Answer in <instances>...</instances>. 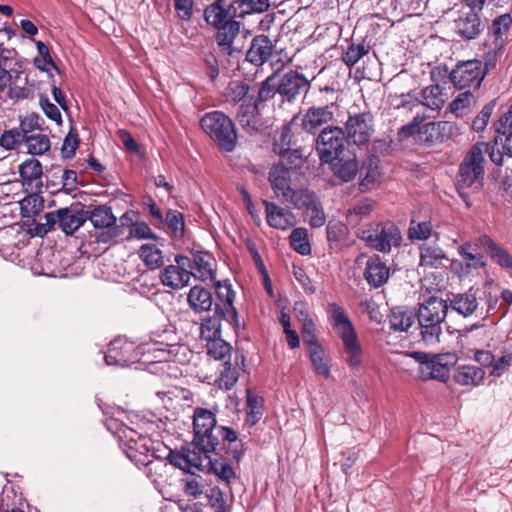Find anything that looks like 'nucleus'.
I'll return each mask as SVG.
<instances>
[{"label":"nucleus","mask_w":512,"mask_h":512,"mask_svg":"<svg viewBox=\"0 0 512 512\" xmlns=\"http://www.w3.org/2000/svg\"><path fill=\"white\" fill-rule=\"evenodd\" d=\"M190 354L189 348L177 342L172 332H165L159 339H152L141 345L125 338H116L109 343L104 359L107 365L121 367L130 366L136 362L151 364L157 362H185Z\"/></svg>","instance_id":"obj_1"},{"label":"nucleus","mask_w":512,"mask_h":512,"mask_svg":"<svg viewBox=\"0 0 512 512\" xmlns=\"http://www.w3.org/2000/svg\"><path fill=\"white\" fill-rule=\"evenodd\" d=\"M331 323L343 342L345 360L352 369H361L363 366V350L352 322L344 309L333 303L330 305Z\"/></svg>","instance_id":"obj_2"},{"label":"nucleus","mask_w":512,"mask_h":512,"mask_svg":"<svg viewBox=\"0 0 512 512\" xmlns=\"http://www.w3.org/2000/svg\"><path fill=\"white\" fill-rule=\"evenodd\" d=\"M448 309L447 302L437 297H430L420 305L417 319L422 340L427 345H435L440 342L442 324Z\"/></svg>","instance_id":"obj_3"},{"label":"nucleus","mask_w":512,"mask_h":512,"mask_svg":"<svg viewBox=\"0 0 512 512\" xmlns=\"http://www.w3.org/2000/svg\"><path fill=\"white\" fill-rule=\"evenodd\" d=\"M481 149L482 145H473L459 167L457 191L468 207L472 206V200L465 190L479 189L484 176L485 158Z\"/></svg>","instance_id":"obj_4"},{"label":"nucleus","mask_w":512,"mask_h":512,"mask_svg":"<svg viewBox=\"0 0 512 512\" xmlns=\"http://www.w3.org/2000/svg\"><path fill=\"white\" fill-rule=\"evenodd\" d=\"M203 131L223 152H232L237 144V132L233 121L221 111L206 113L200 121Z\"/></svg>","instance_id":"obj_5"},{"label":"nucleus","mask_w":512,"mask_h":512,"mask_svg":"<svg viewBox=\"0 0 512 512\" xmlns=\"http://www.w3.org/2000/svg\"><path fill=\"white\" fill-rule=\"evenodd\" d=\"M217 420L215 414L208 409L197 407L193 412V447L214 453L218 446Z\"/></svg>","instance_id":"obj_6"},{"label":"nucleus","mask_w":512,"mask_h":512,"mask_svg":"<svg viewBox=\"0 0 512 512\" xmlns=\"http://www.w3.org/2000/svg\"><path fill=\"white\" fill-rule=\"evenodd\" d=\"M358 237L366 245L382 253H389L393 247L400 246L402 236L399 228L392 222H381L359 230Z\"/></svg>","instance_id":"obj_7"},{"label":"nucleus","mask_w":512,"mask_h":512,"mask_svg":"<svg viewBox=\"0 0 512 512\" xmlns=\"http://www.w3.org/2000/svg\"><path fill=\"white\" fill-rule=\"evenodd\" d=\"M415 358L420 363L419 377L424 381L433 379L446 382L450 376V369L457 362L454 353H415Z\"/></svg>","instance_id":"obj_8"},{"label":"nucleus","mask_w":512,"mask_h":512,"mask_svg":"<svg viewBox=\"0 0 512 512\" xmlns=\"http://www.w3.org/2000/svg\"><path fill=\"white\" fill-rule=\"evenodd\" d=\"M482 61L471 59L459 61L449 74V80L456 89H478L485 78Z\"/></svg>","instance_id":"obj_9"},{"label":"nucleus","mask_w":512,"mask_h":512,"mask_svg":"<svg viewBox=\"0 0 512 512\" xmlns=\"http://www.w3.org/2000/svg\"><path fill=\"white\" fill-rule=\"evenodd\" d=\"M85 211L87 220L99 231L96 235L98 242L109 243L122 234V227L116 225V216L110 207L101 205Z\"/></svg>","instance_id":"obj_10"},{"label":"nucleus","mask_w":512,"mask_h":512,"mask_svg":"<svg viewBox=\"0 0 512 512\" xmlns=\"http://www.w3.org/2000/svg\"><path fill=\"white\" fill-rule=\"evenodd\" d=\"M373 132V116L369 112L350 114L343 129L346 142L358 147L367 145Z\"/></svg>","instance_id":"obj_11"},{"label":"nucleus","mask_w":512,"mask_h":512,"mask_svg":"<svg viewBox=\"0 0 512 512\" xmlns=\"http://www.w3.org/2000/svg\"><path fill=\"white\" fill-rule=\"evenodd\" d=\"M345 142L342 128L338 126L324 128L316 138V150L321 162H333L339 155L344 154Z\"/></svg>","instance_id":"obj_12"},{"label":"nucleus","mask_w":512,"mask_h":512,"mask_svg":"<svg viewBox=\"0 0 512 512\" xmlns=\"http://www.w3.org/2000/svg\"><path fill=\"white\" fill-rule=\"evenodd\" d=\"M294 208L302 210L304 220L313 228H320L326 223V215L319 197L315 192L306 189L296 197Z\"/></svg>","instance_id":"obj_13"},{"label":"nucleus","mask_w":512,"mask_h":512,"mask_svg":"<svg viewBox=\"0 0 512 512\" xmlns=\"http://www.w3.org/2000/svg\"><path fill=\"white\" fill-rule=\"evenodd\" d=\"M269 181L277 199L286 204L293 205L297 195L306 190V188L293 189L291 187L290 171L284 166L272 167L269 171Z\"/></svg>","instance_id":"obj_14"},{"label":"nucleus","mask_w":512,"mask_h":512,"mask_svg":"<svg viewBox=\"0 0 512 512\" xmlns=\"http://www.w3.org/2000/svg\"><path fill=\"white\" fill-rule=\"evenodd\" d=\"M191 258L183 255L175 256V264L166 266L160 275L161 282L164 286L173 290H179L189 284L191 273Z\"/></svg>","instance_id":"obj_15"},{"label":"nucleus","mask_w":512,"mask_h":512,"mask_svg":"<svg viewBox=\"0 0 512 512\" xmlns=\"http://www.w3.org/2000/svg\"><path fill=\"white\" fill-rule=\"evenodd\" d=\"M310 88V82L302 74L296 71H288L282 75L277 84V93L284 100L292 101L303 92H307Z\"/></svg>","instance_id":"obj_16"},{"label":"nucleus","mask_w":512,"mask_h":512,"mask_svg":"<svg viewBox=\"0 0 512 512\" xmlns=\"http://www.w3.org/2000/svg\"><path fill=\"white\" fill-rule=\"evenodd\" d=\"M475 10L470 8L467 11H461L454 20L455 32L465 40L476 39L484 30V23Z\"/></svg>","instance_id":"obj_17"},{"label":"nucleus","mask_w":512,"mask_h":512,"mask_svg":"<svg viewBox=\"0 0 512 512\" xmlns=\"http://www.w3.org/2000/svg\"><path fill=\"white\" fill-rule=\"evenodd\" d=\"M112 425L116 427V431H114V433L119 438V444L123 452L131 461L138 462L137 453L141 448H144V445H139V440L141 438L140 434L123 423L118 424L116 420L110 421L108 425L109 430L112 429Z\"/></svg>","instance_id":"obj_18"},{"label":"nucleus","mask_w":512,"mask_h":512,"mask_svg":"<svg viewBox=\"0 0 512 512\" xmlns=\"http://www.w3.org/2000/svg\"><path fill=\"white\" fill-rule=\"evenodd\" d=\"M216 294L219 300L223 303L224 308L216 304L215 313L222 314L225 320L234 324L235 326H238L239 316L237 309L233 305L235 299V292L233 291L229 281L217 282Z\"/></svg>","instance_id":"obj_19"},{"label":"nucleus","mask_w":512,"mask_h":512,"mask_svg":"<svg viewBox=\"0 0 512 512\" xmlns=\"http://www.w3.org/2000/svg\"><path fill=\"white\" fill-rule=\"evenodd\" d=\"M238 12L234 3L226 5L224 0H216L204 10L205 21L216 29L222 27L228 21H236Z\"/></svg>","instance_id":"obj_20"},{"label":"nucleus","mask_w":512,"mask_h":512,"mask_svg":"<svg viewBox=\"0 0 512 512\" xmlns=\"http://www.w3.org/2000/svg\"><path fill=\"white\" fill-rule=\"evenodd\" d=\"M266 220L270 227L277 230H288L297 224V218L289 209L280 207L274 202L263 200Z\"/></svg>","instance_id":"obj_21"},{"label":"nucleus","mask_w":512,"mask_h":512,"mask_svg":"<svg viewBox=\"0 0 512 512\" xmlns=\"http://www.w3.org/2000/svg\"><path fill=\"white\" fill-rule=\"evenodd\" d=\"M54 213L58 227L67 235H72L87 221V212L83 209L61 208Z\"/></svg>","instance_id":"obj_22"},{"label":"nucleus","mask_w":512,"mask_h":512,"mask_svg":"<svg viewBox=\"0 0 512 512\" xmlns=\"http://www.w3.org/2000/svg\"><path fill=\"white\" fill-rule=\"evenodd\" d=\"M274 44L266 35H257L252 39L246 53V60L255 66H261L267 62L273 54Z\"/></svg>","instance_id":"obj_23"},{"label":"nucleus","mask_w":512,"mask_h":512,"mask_svg":"<svg viewBox=\"0 0 512 512\" xmlns=\"http://www.w3.org/2000/svg\"><path fill=\"white\" fill-rule=\"evenodd\" d=\"M206 453L193 447L192 443L182 449L181 453L170 452V463L181 469H202L206 459Z\"/></svg>","instance_id":"obj_24"},{"label":"nucleus","mask_w":512,"mask_h":512,"mask_svg":"<svg viewBox=\"0 0 512 512\" xmlns=\"http://www.w3.org/2000/svg\"><path fill=\"white\" fill-rule=\"evenodd\" d=\"M334 105L309 108L303 116L302 127L308 132L314 134L321 126L333 119Z\"/></svg>","instance_id":"obj_25"},{"label":"nucleus","mask_w":512,"mask_h":512,"mask_svg":"<svg viewBox=\"0 0 512 512\" xmlns=\"http://www.w3.org/2000/svg\"><path fill=\"white\" fill-rule=\"evenodd\" d=\"M240 31V22L228 21L222 27L217 28L216 42L221 53L233 56L238 50L234 47V41Z\"/></svg>","instance_id":"obj_26"},{"label":"nucleus","mask_w":512,"mask_h":512,"mask_svg":"<svg viewBox=\"0 0 512 512\" xmlns=\"http://www.w3.org/2000/svg\"><path fill=\"white\" fill-rule=\"evenodd\" d=\"M389 276V268L378 256L367 261L364 277L370 286L374 288L381 287L387 282Z\"/></svg>","instance_id":"obj_27"},{"label":"nucleus","mask_w":512,"mask_h":512,"mask_svg":"<svg viewBox=\"0 0 512 512\" xmlns=\"http://www.w3.org/2000/svg\"><path fill=\"white\" fill-rule=\"evenodd\" d=\"M331 170L335 176L343 182H350L355 178L358 173L359 167L354 154H349L347 157L344 154L339 155L337 159L329 163Z\"/></svg>","instance_id":"obj_28"},{"label":"nucleus","mask_w":512,"mask_h":512,"mask_svg":"<svg viewBox=\"0 0 512 512\" xmlns=\"http://www.w3.org/2000/svg\"><path fill=\"white\" fill-rule=\"evenodd\" d=\"M19 174L24 185L31 188H40L42 186L43 167L39 160L29 158L19 165Z\"/></svg>","instance_id":"obj_29"},{"label":"nucleus","mask_w":512,"mask_h":512,"mask_svg":"<svg viewBox=\"0 0 512 512\" xmlns=\"http://www.w3.org/2000/svg\"><path fill=\"white\" fill-rule=\"evenodd\" d=\"M212 257L206 252H197L193 254L191 259V266L189 267V273L191 276L201 280H212L215 277L214 270L212 268Z\"/></svg>","instance_id":"obj_30"},{"label":"nucleus","mask_w":512,"mask_h":512,"mask_svg":"<svg viewBox=\"0 0 512 512\" xmlns=\"http://www.w3.org/2000/svg\"><path fill=\"white\" fill-rule=\"evenodd\" d=\"M419 96L421 105L433 111L441 110L446 102L444 89L438 84L423 88Z\"/></svg>","instance_id":"obj_31"},{"label":"nucleus","mask_w":512,"mask_h":512,"mask_svg":"<svg viewBox=\"0 0 512 512\" xmlns=\"http://www.w3.org/2000/svg\"><path fill=\"white\" fill-rule=\"evenodd\" d=\"M240 364H244V357L242 355H236L234 363L230 361L225 362L224 370L221 371L218 379L221 389L230 390L235 386L242 371Z\"/></svg>","instance_id":"obj_32"},{"label":"nucleus","mask_w":512,"mask_h":512,"mask_svg":"<svg viewBox=\"0 0 512 512\" xmlns=\"http://www.w3.org/2000/svg\"><path fill=\"white\" fill-rule=\"evenodd\" d=\"M447 260L446 253L436 244L424 243L420 246V265L437 268Z\"/></svg>","instance_id":"obj_33"},{"label":"nucleus","mask_w":512,"mask_h":512,"mask_svg":"<svg viewBox=\"0 0 512 512\" xmlns=\"http://www.w3.org/2000/svg\"><path fill=\"white\" fill-rule=\"evenodd\" d=\"M188 303L195 312L209 311L213 304L212 294L202 286H194L187 296Z\"/></svg>","instance_id":"obj_34"},{"label":"nucleus","mask_w":512,"mask_h":512,"mask_svg":"<svg viewBox=\"0 0 512 512\" xmlns=\"http://www.w3.org/2000/svg\"><path fill=\"white\" fill-rule=\"evenodd\" d=\"M415 315L403 307L391 309L389 315V327L394 332H406L414 324Z\"/></svg>","instance_id":"obj_35"},{"label":"nucleus","mask_w":512,"mask_h":512,"mask_svg":"<svg viewBox=\"0 0 512 512\" xmlns=\"http://www.w3.org/2000/svg\"><path fill=\"white\" fill-rule=\"evenodd\" d=\"M360 175V186L367 189L370 185L376 183L380 179L379 158L369 156L363 161L362 166L358 170Z\"/></svg>","instance_id":"obj_36"},{"label":"nucleus","mask_w":512,"mask_h":512,"mask_svg":"<svg viewBox=\"0 0 512 512\" xmlns=\"http://www.w3.org/2000/svg\"><path fill=\"white\" fill-rule=\"evenodd\" d=\"M450 307L464 317L471 316L478 307L476 296L471 293H459L450 299Z\"/></svg>","instance_id":"obj_37"},{"label":"nucleus","mask_w":512,"mask_h":512,"mask_svg":"<svg viewBox=\"0 0 512 512\" xmlns=\"http://www.w3.org/2000/svg\"><path fill=\"white\" fill-rule=\"evenodd\" d=\"M273 152L281 158V164L278 166H284L288 168L289 171L291 169L299 168L304 161V155L300 149H291V147L274 144Z\"/></svg>","instance_id":"obj_38"},{"label":"nucleus","mask_w":512,"mask_h":512,"mask_svg":"<svg viewBox=\"0 0 512 512\" xmlns=\"http://www.w3.org/2000/svg\"><path fill=\"white\" fill-rule=\"evenodd\" d=\"M218 438L221 437L223 443L228 442L227 454L235 461H239L242 456V443L238 441L235 430L226 426L217 427ZM220 442L218 441V445Z\"/></svg>","instance_id":"obj_39"},{"label":"nucleus","mask_w":512,"mask_h":512,"mask_svg":"<svg viewBox=\"0 0 512 512\" xmlns=\"http://www.w3.org/2000/svg\"><path fill=\"white\" fill-rule=\"evenodd\" d=\"M375 207L373 200L363 198L359 200L353 207L348 209L346 213V221L350 226H357L363 219L367 218Z\"/></svg>","instance_id":"obj_40"},{"label":"nucleus","mask_w":512,"mask_h":512,"mask_svg":"<svg viewBox=\"0 0 512 512\" xmlns=\"http://www.w3.org/2000/svg\"><path fill=\"white\" fill-rule=\"evenodd\" d=\"M212 453H206V459L203 462L202 469L208 468L211 470L218 478L229 484L233 479H235L236 474L233 468L225 461L213 459L211 456Z\"/></svg>","instance_id":"obj_41"},{"label":"nucleus","mask_w":512,"mask_h":512,"mask_svg":"<svg viewBox=\"0 0 512 512\" xmlns=\"http://www.w3.org/2000/svg\"><path fill=\"white\" fill-rule=\"evenodd\" d=\"M485 376V372L482 368L476 366H460L455 375L454 379L456 383L464 386L479 385Z\"/></svg>","instance_id":"obj_42"},{"label":"nucleus","mask_w":512,"mask_h":512,"mask_svg":"<svg viewBox=\"0 0 512 512\" xmlns=\"http://www.w3.org/2000/svg\"><path fill=\"white\" fill-rule=\"evenodd\" d=\"M476 104V97L471 90L459 93L449 104V110L457 117L466 115Z\"/></svg>","instance_id":"obj_43"},{"label":"nucleus","mask_w":512,"mask_h":512,"mask_svg":"<svg viewBox=\"0 0 512 512\" xmlns=\"http://www.w3.org/2000/svg\"><path fill=\"white\" fill-rule=\"evenodd\" d=\"M140 259L150 269H157L164 264L162 251L156 244H143L138 251Z\"/></svg>","instance_id":"obj_44"},{"label":"nucleus","mask_w":512,"mask_h":512,"mask_svg":"<svg viewBox=\"0 0 512 512\" xmlns=\"http://www.w3.org/2000/svg\"><path fill=\"white\" fill-rule=\"evenodd\" d=\"M512 24L510 14H502L496 17L491 25L490 32L494 38L492 43H496V48H503L505 40L504 36L507 34Z\"/></svg>","instance_id":"obj_45"},{"label":"nucleus","mask_w":512,"mask_h":512,"mask_svg":"<svg viewBox=\"0 0 512 512\" xmlns=\"http://www.w3.org/2000/svg\"><path fill=\"white\" fill-rule=\"evenodd\" d=\"M249 86L242 81H232L229 83L225 90V98L226 101L231 104H238L243 101L246 104L248 98ZM253 100L252 97H249V102Z\"/></svg>","instance_id":"obj_46"},{"label":"nucleus","mask_w":512,"mask_h":512,"mask_svg":"<svg viewBox=\"0 0 512 512\" xmlns=\"http://www.w3.org/2000/svg\"><path fill=\"white\" fill-rule=\"evenodd\" d=\"M221 319H224L223 315L215 313L213 317L203 320L200 327V335L203 340L209 342L221 337Z\"/></svg>","instance_id":"obj_47"},{"label":"nucleus","mask_w":512,"mask_h":512,"mask_svg":"<svg viewBox=\"0 0 512 512\" xmlns=\"http://www.w3.org/2000/svg\"><path fill=\"white\" fill-rule=\"evenodd\" d=\"M309 358L315 372L324 378H329L331 365L329 358L325 355L324 349L314 346L309 353Z\"/></svg>","instance_id":"obj_48"},{"label":"nucleus","mask_w":512,"mask_h":512,"mask_svg":"<svg viewBox=\"0 0 512 512\" xmlns=\"http://www.w3.org/2000/svg\"><path fill=\"white\" fill-rule=\"evenodd\" d=\"M24 145L27 153L31 155H42L50 149V140L44 134L26 135Z\"/></svg>","instance_id":"obj_49"},{"label":"nucleus","mask_w":512,"mask_h":512,"mask_svg":"<svg viewBox=\"0 0 512 512\" xmlns=\"http://www.w3.org/2000/svg\"><path fill=\"white\" fill-rule=\"evenodd\" d=\"M233 3L241 18L247 14L265 12L270 6L269 0H237Z\"/></svg>","instance_id":"obj_50"},{"label":"nucleus","mask_w":512,"mask_h":512,"mask_svg":"<svg viewBox=\"0 0 512 512\" xmlns=\"http://www.w3.org/2000/svg\"><path fill=\"white\" fill-rule=\"evenodd\" d=\"M257 105L256 103L248 104L242 103L240 106V112L238 114V121L242 128L248 132H254L257 130V116H256Z\"/></svg>","instance_id":"obj_51"},{"label":"nucleus","mask_w":512,"mask_h":512,"mask_svg":"<svg viewBox=\"0 0 512 512\" xmlns=\"http://www.w3.org/2000/svg\"><path fill=\"white\" fill-rule=\"evenodd\" d=\"M290 245L301 255L311 253V246L308 239V231L306 228L298 227L292 230L290 236Z\"/></svg>","instance_id":"obj_52"},{"label":"nucleus","mask_w":512,"mask_h":512,"mask_svg":"<svg viewBox=\"0 0 512 512\" xmlns=\"http://www.w3.org/2000/svg\"><path fill=\"white\" fill-rule=\"evenodd\" d=\"M19 204L22 217L29 218L37 215L42 210L44 200L40 195L32 193L23 198Z\"/></svg>","instance_id":"obj_53"},{"label":"nucleus","mask_w":512,"mask_h":512,"mask_svg":"<svg viewBox=\"0 0 512 512\" xmlns=\"http://www.w3.org/2000/svg\"><path fill=\"white\" fill-rule=\"evenodd\" d=\"M246 406H247V421L251 425H255L262 417V398L254 395L250 390H247L246 395Z\"/></svg>","instance_id":"obj_54"},{"label":"nucleus","mask_w":512,"mask_h":512,"mask_svg":"<svg viewBox=\"0 0 512 512\" xmlns=\"http://www.w3.org/2000/svg\"><path fill=\"white\" fill-rule=\"evenodd\" d=\"M26 134L19 129L5 131L0 137V146L12 150L24 144Z\"/></svg>","instance_id":"obj_55"},{"label":"nucleus","mask_w":512,"mask_h":512,"mask_svg":"<svg viewBox=\"0 0 512 512\" xmlns=\"http://www.w3.org/2000/svg\"><path fill=\"white\" fill-rule=\"evenodd\" d=\"M55 216L56 215L54 211L46 213L43 217L39 219L38 222L34 223L33 226L29 228V232L33 236L43 237L49 231H51V229L54 228L55 225H57Z\"/></svg>","instance_id":"obj_56"},{"label":"nucleus","mask_w":512,"mask_h":512,"mask_svg":"<svg viewBox=\"0 0 512 512\" xmlns=\"http://www.w3.org/2000/svg\"><path fill=\"white\" fill-rule=\"evenodd\" d=\"M369 52L368 47L363 44L351 43L342 55V61L348 66L353 67L362 57Z\"/></svg>","instance_id":"obj_57"},{"label":"nucleus","mask_w":512,"mask_h":512,"mask_svg":"<svg viewBox=\"0 0 512 512\" xmlns=\"http://www.w3.org/2000/svg\"><path fill=\"white\" fill-rule=\"evenodd\" d=\"M431 234L432 224L430 221H411L408 229V236L411 240H427Z\"/></svg>","instance_id":"obj_58"},{"label":"nucleus","mask_w":512,"mask_h":512,"mask_svg":"<svg viewBox=\"0 0 512 512\" xmlns=\"http://www.w3.org/2000/svg\"><path fill=\"white\" fill-rule=\"evenodd\" d=\"M164 222L167 224L169 229L171 230L174 237H182L184 232V219L182 213L177 210H169L166 213L164 218Z\"/></svg>","instance_id":"obj_59"},{"label":"nucleus","mask_w":512,"mask_h":512,"mask_svg":"<svg viewBox=\"0 0 512 512\" xmlns=\"http://www.w3.org/2000/svg\"><path fill=\"white\" fill-rule=\"evenodd\" d=\"M36 47L40 55V58L34 59L35 66L42 71H50L52 68L55 67V65L50 56L48 46L42 41H37Z\"/></svg>","instance_id":"obj_60"},{"label":"nucleus","mask_w":512,"mask_h":512,"mask_svg":"<svg viewBox=\"0 0 512 512\" xmlns=\"http://www.w3.org/2000/svg\"><path fill=\"white\" fill-rule=\"evenodd\" d=\"M495 102L491 101L487 103L482 110L476 115L472 121V129L479 133L484 131L489 123V119L493 113Z\"/></svg>","instance_id":"obj_61"},{"label":"nucleus","mask_w":512,"mask_h":512,"mask_svg":"<svg viewBox=\"0 0 512 512\" xmlns=\"http://www.w3.org/2000/svg\"><path fill=\"white\" fill-rule=\"evenodd\" d=\"M206 347L208 354L214 359H224L231 351V346L221 337L207 342Z\"/></svg>","instance_id":"obj_62"},{"label":"nucleus","mask_w":512,"mask_h":512,"mask_svg":"<svg viewBox=\"0 0 512 512\" xmlns=\"http://www.w3.org/2000/svg\"><path fill=\"white\" fill-rule=\"evenodd\" d=\"M129 238L158 240V236L151 230L150 226L143 222H135L129 230Z\"/></svg>","instance_id":"obj_63"},{"label":"nucleus","mask_w":512,"mask_h":512,"mask_svg":"<svg viewBox=\"0 0 512 512\" xmlns=\"http://www.w3.org/2000/svg\"><path fill=\"white\" fill-rule=\"evenodd\" d=\"M430 125L432 126V130L437 131L441 140H447L456 135L459 131L457 124L452 121H439L431 123Z\"/></svg>","instance_id":"obj_64"}]
</instances>
